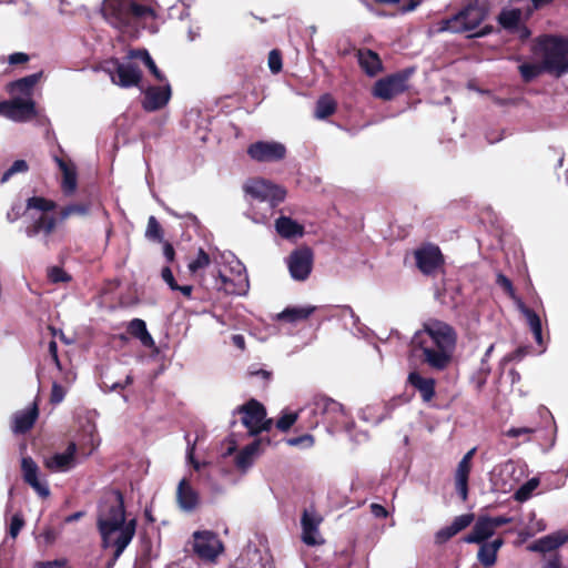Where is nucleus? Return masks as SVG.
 I'll return each instance as SVG.
<instances>
[{
    "mask_svg": "<svg viewBox=\"0 0 568 568\" xmlns=\"http://www.w3.org/2000/svg\"><path fill=\"white\" fill-rule=\"evenodd\" d=\"M28 210H37L28 219L24 232L28 237H40L45 246L50 245L51 234L57 226V219L49 212L54 204L40 196H32L27 201Z\"/></svg>",
    "mask_w": 568,
    "mask_h": 568,
    "instance_id": "obj_7",
    "label": "nucleus"
},
{
    "mask_svg": "<svg viewBox=\"0 0 568 568\" xmlns=\"http://www.w3.org/2000/svg\"><path fill=\"white\" fill-rule=\"evenodd\" d=\"M126 61L111 60L104 69L113 84L121 88L140 87L142 72L133 62L134 59L126 57Z\"/></svg>",
    "mask_w": 568,
    "mask_h": 568,
    "instance_id": "obj_10",
    "label": "nucleus"
},
{
    "mask_svg": "<svg viewBox=\"0 0 568 568\" xmlns=\"http://www.w3.org/2000/svg\"><path fill=\"white\" fill-rule=\"evenodd\" d=\"M97 526L102 547L114 549V559H119L136 532V519L126 517L120 491L114 490L104 495L99 504Z\"/></svg>",
    "mask_w": 568,
    "mask_h": 568,
    "instance_id": "obj_1",
    "label": "nucleus"
},
{
    "mask_svg": "<svg viewBox=\"0 0 568 568\" xmlns=\"http://www.w3.org/2000/svg\"><path fill=\"white\" fill-rule=\"evenodd\" d=\"M521 16L523 11L518 8H504L498 16V22L504 29L515 31L519 28Z\"/></svg>",
    "mask_w": 568,
    "mask_h": 568,
    "instance_id": "obj_36",
    "label": "nucleus"
},
{
    "mask_svg": "<svg viewBox=\"0 0 568 568\" xmlns=\"http://www.w3.org/2000/svg\"><path fill=\"white\" fill-rule=\"evenodd\" d=\"M538 426L510 427L505 435L509 438H518L525 436V442L530 440V436L538 430Z\"/></svg>",
    "mask_w": 568,
    "mask_h": 568,
    "instance_id": "obj_44",
    "label": "nucleus"
},
{
    "mask_svg": "<svg viewBox=\"0 0 568 568\" xmlns=\"http://www.w3.org/2000/svg\"><path fill=\"white\" fill-rule=\"evenodd\" d=\"M314 443V439L311 435H303L300 437L291 438L288 440V444L291 446H298V445H305L307 447L312 446Z\"/></svg>",
    "mask_w": 568,
    "mask_h": 568,
    "instance_id": "obj_59",
    "label": "nucleus"
},
{
    "mask_svg": "<svg viewBox=\"0 0 568 568\" xmlns=\"http://www.w3.org/2000/svg\"><path fill=\"white\" fill-rule=\"evenodd\" d=\"M485 13L478 6H467L449 19L443 20L439 31L460 33L475 30L484 20Z\"/></svg>",
    "mask_w": 568,
    "mask_h": 568,
    "instance_id": "obj_9",
    "label": "nucleus"
},
{
    "mask_svg": "<svg viewBox=\"0 0 568 568\" xmlns=\"http://www.w3.org/2000/svg\"><path fill=\"white\" fill-rule=\"evenodd\" d=\"M275 230L283 239L286 240L301 237L304 233L303 225L288 216H280L275 221Z\"/></svg>",
    "mask_w": 568,
    "mask_h": 568,
    "instance_id": "obj_30",
    "label": "nucleus"
},
{
    "mask_svg": "<svg viewBox=\"0 0 568 568\" xmlns=\"http://www.w3.org/2000/svg\"><path fill=\"white\" fill-rule=\"evenodd\" d=\"M323 517L317 513L314 507L306 508L301 518L302 526V540L308 546L321 545L324 542L320 534V525Z\"/></svg>",
    "mask_w": 568,
    "mask_h": 568,
    "instance_id": "obj_18",
    "label": "nucleus"
},
{
    "mask_svg": "<svg viewBox=\"0 0 568 568\" xmlns=\"http://www.w3.org/2000/svg\"><path fill=\"white\" fill-rule=\"evenodd\" d=\"M24 525V520L20 514L12 516L10 521L9 534L12 538H16Z\"/></svg>",
    "mask_w": 568,
    "mask_h": 568,
    "instance_id": "obj_53",
    "label": "nucleus"
},
{
    "mask_svg": "<svg viewBox=\"0 0 568 568\" xmlns=\"http://www.w3.org/2000/svg\"><path fill=\"white\" fill-rule=\"evenodd\" d=\"M531 523L528 526L529 535L546 530L547 525L544 519L534 520L535 514H531Z\"/></svg>",
    "mask_w": 568,
    "mask_h": 568,
    "instance_id": "obj_58",
    "label": "nucleus"
},
{
    "mask_svg": "<svg viewBox=\"0 0 568 568\" xmlns=\"http://www.w3.org/2000/svg\"><path fill=\"white\" fill-rule=\"evenodd\" d=\"M479 545L480 547L477 554L479 562L485 567L494 566L497 560V552L504 545L503 538H496L490 542L483 541Z\"/></svg>",
    "mask_w": 568,
    "mask_h": 568,
    "instance_id": "obj_29",
    "label": "nucleus"
},
{
    "mask_svg": "<svg viewBox=\"0 0 568 568\" xmlns=\"http://www.w3.org/2000/svg\"><path fill=\"white\" fill-rule=\"evenodd\" d=\"M568 541V531L557 530L547 536H544L528 546V549L534 552L546 554L554 551Z\"/></svg>",
    "mask_w": 568,
    "mask_h": 568,
    "instance_id": "obj_21",
    "label": "nucleus"
},
{
    "mask_svg": "<svg viewBox=\"0 0 568 568\" xmlns=\"http://www.w3.org/2000/svg\"><path fill=\"white\" fill-rule=\"evenodd\" d=\"M267 63L272 73H278L282 70V55L278 50L270 52Z\"/></svg>",
    "mask_w": 568,
    "mask_h": 568,
    "instance_id": "obj_50",
    "label": "nucleus"
},
{
    "mask_svg": "<svg viewBox=\"0 0 568 568\" xmlns=\"http://www.w3.org/2000/svg\"><path fill=\"white\" fill-rule=\"evenodd\" d=\"M67 394V388L54 382L52 384L50 402L54 405L60 404Z\"/></svg>",
    "mask_w": 568,
    "mask_h": 568,
    "instance_id": "obj_51",
    "label": "nucleus"
},
{
    "mask_svg": "<svg viewBox=\"0 0 568 568\" xmlns=\"http://www.w3.org/2000/svg\"><path fill=\"white\" fill-rule=\"evenodd\" d=\"M39 416L38 404L34 402L26 409L17 412L12 417V432L24 434L32 428Z\"/></svg>",
    "mask_w": 568,
    "mask_h": 568,
    "instance_id": "obj_22",
    "label": "nucleus"
},
{
    "mask_svg": "<svg viewBox=\"0 0 568 568\" xmlns=\"http://www.w3.org/2000/svg\"><path fill=\"white\" fill-rule=\"evenodd\" d=\"M243 425L246 427L247 433L253 436L261 432L268 430L273 420L266 418V410L262 404L257 400L252 399L242 407H240Z\"/></svg>",
    "mask_w": 568,
    "mask_h": 568,
    "instance_id": "obj_11",
    "label": "nucleus"
},
{
    "mask_svg": "<svg viewBox=\"0 0 568 568\" xmlns=\"http://www.w3.org/2000/svg\"><path fill=\"white\" fill-rule=\"evenodd\" d=\"M145 236L146 239L152 241L163 242L162 227L154 216H150L148 220Z\"/></svg>",
    "mask_w": 568,
    "mask_h": 568,
    "instance_id": "obj_43",
    "label": "nucleus"
},
{
    "mask_svg": "<svg viewBox=\"0 0 568 568\" xmlns=\"http://www.w3.org/2000/svg\"><path fill=\"white\" fill-rule=\"evenodd\" d=\"M336 110V103L329 95H323L316 102L314 116L318 120H324L332 115Z\"/></svg>",
    "mask_w": 568,
    "mask_h": 568,
    "instance_id": "obj_40",
    "label": "nucleus"
},
{
    "mask_svg": "<svg viewBox=\"0 0 568 568\" xmlns=\"http://www.w3.org/2000/svg\"><path fill=\"white\" fill-rule=\"evenodd\" d=\"M194 537V545L193 549L194 552L204 560H214L220 552L222 551L223 547L221 541L219 540L217 536L212 531H196L193 535Z\"/></svg>",
    "mask_w": 568,
    "mask_h": 568,
    "instance_id": "obj_17",
    "label": "nucleus"
},
{
    "mask_svg": "<svg viewBox=\"0 0 568 568\" xmlns=\"http://www.w3.org/2000/svg\"><path fill=\"white\" fill-rule=\"evenodd\" d=\"M161 276L171 290H178V284H176L173 273L169 266H165L162 268Z\"/></svg>",
    "mask_w": 568,
    "mask_h": 568,
    "instance_id": "obj_57",
    "label": "nucleus"
},
{
    "mask_svg": "<svg viewBox=\"0 0 568 568\" xmlns=\"http://www.w3.org/2000/svg\"><path fill=\"white\" fill-rule=\"evenodd\" d=\"M412 72V70H405L379 79L374 85L373 94L385 101L392 100L407 89V80Z\"/></svg>",
    "mask_w": 568,
    "mask_h": 568,
    "instance_id": "obj_13",
    "label": "nucleus"
},
{
    "mask_svg": "<svg viewBox=\"0 0 568 568\" xmlns=\"http://www.w3.org/2000/svg\"><path fill=\"white\" fill-rule=\"evenodd\" d=\"M544 67H539L538 64L534 63H524L519 65V72L523 77V79L527 82L534 80L536 77H538L541 73V70Z\"/></svg>",
    "mask_w": 568,
    "mask_h": 568,
    "instance_id": "obj_46",
    "label": "nucleus"
},
{
    "mask_svg": "<svg viewBox=\"0 0 568 568\" xmlns=\"http://www.w3.org/2000/svg\"><path fill=\"white\" fill-rule=\"evenodd\" d=\"M409 384L419 392L424 402H429L435 396V379L424 377L417 372H412L408 375Z\"/></svg>",
    "mask_w": 568,
    "mask_h": 568,
    "instance_id": "obj_26",
    "label": "nucleus"
},
{
    "mask_svg": "<svg viewBox=\"0 0 568 568\" xmlns=\"http://www.w3.org/2000/svg\"><path fill=\"white\" fill-rule=\"evenodd\" d=\"M541 568H568L566 567L558 555L549 558Z\"/></svg>",
    "mask_w": 568,
    "mask_h": 568,
    "instance_id": "obj_63",
    "label": "nucleus"
},
{
    "mask_svg": "<svg viewBox=\"0 0 568 568\" xmlns=\"http://www.w3.org/2000/svg\"><path fill=\"white\" fill-rule=\"evenodd\" d=\"M544 70L557 77L568 72V38L548 36L539 41Z\"/></svg>",
    "mask_w": 568,
    "mask_h": 568,
    "instance_id": "obj_8",
    "label": "nucleus"
},
{
    "mask_svg": "<svg viewBox=\"0 0 568 568\" xmlns=\"http://www.w3.org/2000/svg\"><path fill=\"white\" fill-rule=\"evenodd\" d=\"M129 333L138 338L141 344L145 347H153L154 346V339L151 336V334L146 329V324L141 318H134L129 323L128 326Z\"/></svg>",
    "mask_w": 568,
    "mask_h": 568,
    "instance_id": "obj_35",
    "label": "nucleus"
},
{
    "mask_svg": "<svg viewBox=\"0 0 568 568\" xmlns=\"http://www.w3.org/2000/svg\"><path fill=\"white\" fill-rule=\"evenodd\" d=\"M244 191L250 202L246 215L257 224L267 223L274 214V209L286 195L284 189L264 179L247 181Z\"/></svg>",
    "mask_w": 568,
    "mask_h": 568,
    "instance_id": "obj_5",
    "label": "nucleus"
},
{
    "mask_svg": "<svg viewBox=\"0 0 568 568\" xmlns=\"http://www.w3.org/2000/svg\"><path fill=\"white\" fill-rule=\"evenodd\" d=\"M102 14L112 27L123 31L146 27L158 17L151 0H104Z\"/></svg>",
    "mask_w": 568,
    "mask_h": 568,
    "instance_id": "obj_4",
    "label": "nucleus"
},
{
    "mask_svg": "<svg viewBox=\"0 0 568 568\" xmlns=\"http://www.w3.org/2000/svg\"><path fill=\"white\" fill-rule=\"evenodd\" d=\"M34 568H70L65 559H57L52 561H39Z\"/></svg>",
    "mask_w": 568,
    "mask_h": 568,
    "instance_id": "obj_56",
    "label": "nucleus"
},
{
    "mask_svg": "<svg viewBox=\"0 0 568 568\" xmlns=\"http://www.w3.org/2000/svg\"><path fill=\"white\" fill-rule=\"evenodd\" d=\"M49 353L51 355L52 361L54 362L58 369H61V362L58 356V345L55 341H51L49 343Z\"/></svg>",
    "mask_w": 568,
    "mask_h": 568,
    "instance_id": "obj_64",
    "label": "nucleus"
},
{
    "mask_svg": "<svg viewBox=\"0 0 568 568\" xmlns=\"http://www.w3.org/2000/svg\"><path fill=\"white\" fill-rule=\"evenodd\" d=\"M133 382V378L131 375H126L124 383L114 382L109 384L106 381H103L101 384V388L103 390L113 392L119 388L123 389L125 386L130 385Z\"/></svg>",
    "mask_w": 568,
    "mask_h": 568,
    "instance_id": "obj_55",
    "label": "nucleus"
},
{
    "mask_svg": "<svg viewBox=\"0 0 568 568\" xmlns=\"http://www.w3.org/2000/svg\"><path fill=\"white\" fill-rule=\"evenodd\" d=\"M53 161L62 172L61 187L64 194L71 195L77 189V169L72 162H67L58 155H53Z\"/></svg>",
    "mask_w": 568,
    "mask_h": 568,
    "instance_id": "obj_25",
    "label": "nucleus"
},
{
    "mask_svg": "<svg viewBox=\"0 0 568 568\" xmlns=\"http://www.w3.org/2000/svg\"><path fill=\"white\" fill-rule=\"evenodd\" d=\"M0 114L16 122H24L36 115V104L31 99H13L0 102Z\"/></svg>",
    "mask_w": 568,
    "mask_h": 568,
    "instance_id": "obj_16",
    "label": "nucleus"
},
{
    "mask_svg": "<svg viewBox=\"0 0 568 568\" xmlns=\"http://www.w3.org/2000/svg\"><path fill=\"white\" fill-rule=\"evenodd\" d=\"M75 453V443H70L63 453H58L52 457L47 458L45 466L53 471H68L74 466Z\"/></svg>",
    "mask_w": 568,
    "mask_h": 568,
    "instance_id": "obj_23",
    "label": "nucleus"
},
{
    "mask_svg": "<svg viewBox=\"0 0 568 568\" xmlns=\"http://www.w3.org/2000/svg\"><path fill=\"white\" fill-rule=\"evenodd\" d=\"M496 283L511 297L515 303L517 304V300H520L517 297L511 281L505 276L504 274L499 273L497 274Z\"/></svg>",
    "mask_w": 568,
    "mask_h": 568,
    "instance_id": "obj_48",
    "label": "nucleus"
},
{
    "mask_svg": "<svg viewBox=\"0 0 568 568\" xmlns=\"http://www.w3.org/2000/svg\"><path fill=\"white\" fill-rule=\"evenodd\" d=\"M90 206L83 203H75L63 207L60 212V219L67 220L71 215L84 216L89 213Z\"/></svg>",
    "mask_w": 568,
    "mask_h": 568,
    "instance_id": "obj_42",
    "label": "nucleus"
},
{
    "mask_svg": "<svg viewBox=\"0 0 568 568\" xmlns=\"http://www.w3.org/2000/svg\"><path fill=\"white\" fill-rule=\"evenodd\" d=\"M42 75H43V72L39 71L36 73L29 74L27 77H23L10 84V91L12 93H20L22 95L28 97V99H30V95L32 93L34 85L40 81Z\"/></svg>",
    "mask_w": 568,
    "mask_h": 568,
    "instance_id": "obj_33",
    "label": "nucleus"
},
{
    "mask_svg": "<svg viewBox=\"0 0 568 568\" xmlns=\"http://www.w3.org/2000/svg\"><path fill=\"white\" fill-rule=\"evenodd\" d=\"M456 347V333L445 322L430 320L410 341L414 356L433 371H445L452 363Z\"/></svg>",
    "mask_w": 568,
    "mask_h": 568,
    "instance_id": "obj_2",
    "label": "nucleus"
},
{
    "mask_svg": "<svg viewBox=\"0 0 568 568\" xmlns=\"http://www.w3.org/2000/svg\"><path fill=\"white\" fill-rule=\"evenodd\" d=\"M358 61L362 69L371 77L382 70V61L378 54L372 50H361L358 52Z\"/></svg>",
    "mask_w": 568,
    "mask_h": 568,
    "instance_id": "obj_34",
    "label": "nucleus"
},
{
    "mask_svg": "<svg viewBox=\"0 0 568 568\" xmlns=\"http://www.w3.org/2000/svg\"><path fill=\"white\" fill-rule=\"evenodd\" d=\"M315 310L316 307L312 305L287 307L278 314V318L290 323H295L308 318Z\"/></svg>",
    "mask_w": 568,
    "mask_h": 568,
    "instance_id": "obj_37",
    "label": "nucleus"
},
{
    "mask_svg": "<svg viewBox=\"0 0 568 568\" xmlns=\"http://www.w3.org/2000/svg\"><path fill=\"white\" fill-rule=\"evenodd\" d=\"M516 467L515 464L511 460H508L501 465H499L495 471L496 475L501 477V485L500 489L504 491L511 490L516 484V479H511L510 477L515 473Z\"/></svg>",
    "mask_w": 568,
    "mask_h": 568,
    "instance_id": "obj_39",
    "label": "nucleus"
},
{
    "mask_svg": "<svg viewBox=\"0 0 568 568\" xmlns=\"http://www.w3.org/2000/svg\"><path fill=\"white\" fill-rule=\"evenodd\" d=\"M369 508H371V513L376 518H386L388 516L387 509L379 504L373 503V504H371Z\"/></svg>",
    "mask_w": 568,
    "mask_h": 568,
    "instance_id": "obj_62",
    "label": "nucleus"
},
{
    "mask_svg": "<svg viewBox=\"0 0 568 568\" xmlns=\"http://www.w3.org/2000/svg\"><path fill=\"white\" fill-rule=\"evenodd\" d=\"M176 498L181 509L185 511L193 510L199 503L197 493L191 487L186 479L179 483Z\"/></svg>",
    "mask_w": 568,
    "mask_h": 568,
    "instance_id": "obj_27",
    "label": "nucleus"
},
{
    "mask_svg": "<svg viewBox=\"0 0 568 568\" xmlns=\"http://www.w3.org/2000/svg\"><path fill=\"white\" fill-rule=\"evenodd\" d=\"M298 416H300V413L298 414L297 413L284 414L277 419L276 427L282 432H286L293 426V424L296 422Z\"/></svg>",
    "mask_w": 568,
    "mask_h": 568,
    "instance_id": "obj_49",
    "label": "nucleus"
},
{
    "mask_svg": "<svg viewBox=\"0 0 568 568\" xmlns=\"http://www.w3.org/2000/svg\"><path fill=\"white\" fill-rule=\"evenodd\" d=\"M260 442L255 440L246 445L235 456L234 464L241 473H246L254 464L255 457L257 456Z\"/></svg>",
    "mask_w": 568,
    "mask_h": 568,
    "instance_id": "obj_31",
    "label": "nucleus"
},
{
    "mask_svg": "<svg viewBox=\"0 0 568 568\" xmlns=\"http://www.w3.org/2000/svg\"><path fill=\"white\" fill-rule=\"evenodd\" d=\"M214 263L211 278L204 283L209 288L222 291L230 295H242L248 287V281L241 262L231 252L213 254L212 256L203 248H199L196 257L187 264L191 274L196 275L200 271Z\"/></svg>",
    "mask_w": 568,
    "mask_h": 568,
    "instance_id": "obj_3",
    "label": "nucleus"
},
{
    "mask_svg": "<svg viewBox=\"0 0 568 568\" xmlns=\"http://www.w3.org/2000/svg\"><path fill=\"white\" fill-rule=\"evenodd\" d=\"M470 468V463L466 462V459H460L455 473L456 490L463 500H466L468 496V477Z\"/></svg>",
    "mask_w": 568,
    "mask_h": 568,
    "instance_id": "obj_32",
    "label": "nucleus"
},
{
    "mask_svg": "<svg viewBox=\"0 0 568 568\" xmlns=\"http://www.w3.org/2000/svg\"><path fill=\"white\" fill-rule=\"evenodd\" d=\"M345 410L341 403L325 395H314L301 409L300 418L310 429L321 424L327 428L339 425L344 422Z\"/></svg>",
    "mask_w": 568,
    "mask_h": 568,
    "instance_id": "obj_6",
    "label": "nucleus"
},
{
    "mask_svg": "<svg viewBox=\"0 0 568 568\" xmlns=\"http://www.w3.org/2000/svg\"><path fill=\"white\" fill-rule=\"evenodd\" d=\"M247 154L256 162H276L286 156V148L277 141H257L248 145Z\"/></svg>",
    "mask_w": 568,
    "mask_h": 568,
    "instance_id": "obj_14",
    "label": "nucleus"
},
{
    "mask_svg": "<svg viewBox=\"0 0 568 568\" xmlns=\"http://www.w3.org/2000/svg\"><path fill=\"white\" fill-rule=\"evenodd\" d=\"M130 59L140 60L160 82H165L166 79L163 73L159 70L155 62L146 50H131L129 51Z\"/></svg>",
    "mask_w": 568,
    "mask_h": 568,
    "instance_id": "obj_38",
    "label": "nucleus"
},
{
    "mask_svg": "<svg viewBox=\"0 0 568 568\" xmlns=\"http://www.w3.org/2000/svg\"><path fill=\"white\" fill-rule=\"evenodd\" d=\"M495 534L489 516H479L471 529L463 540L467 544H481Z\"/></svg>",
    "mask_w": 568,
    "mask_h": 568,
    "instance_id": "obj_24",
    "label": "nucleus"
},
{
    "mask_svg": "<svg viewBox=\"0 0 568 568\" xmlns=\"http://www.w3.org/2000/svg\"><path fill=\"white\" fill-rule=\"evenodd\" d=\"M539 486V479L534 477V478H530L528 481H526L525 484H523L515 493L514 495V498L517 500V501H520V503H524L526 500H528L531 495H532V491Z\"/></svg>",
    "mask_w": 568,
    "mask_h": 568,
    "instance_id": "obj_41",
    "label": "nucleus"
},
{
    "mask_svg": "<svg viewBox=\"0 0 568 568\" xmlns=\"http://www.w3.org/2000/svg\"><path fill=\"white\" fill-rule=\"evenodd\" d=\"M48 276L51 282L59 283V282H68L70 280V276L58 266H53L49 270Z\"/></svg>",
    "mask_w": 568,
    "mask_h": 568,
    "instance_id": "obj_52",
    "label": "nucleus"
},
{
    "mask_svg": "<svg viewBox=\"0 0 568 568\" xmlns=\"http://www.w3.org/2000/svg\"><path fill=\"white\" fill-rule=\"evenodd\" d=\"M489 373H490V366L488 365V359L483 358L480 367H479V374H480L481 378L478 383V387H481L486 383V379H487V376L489 375Z\"/></svg>",
    "mask_w": 568,
    "mask_h": 568,
    "instance_id": "obj_60",
    "label": "nucleus"
},
{
    "mask_svg": "<svg viewBox=\"0 0 568 568\" xmlns=\"http://www.w3.org/2000/svg\"><path fill=\"white\" fill-rule=\"evenodd\" d=\"M314 263L313 251L307 247L294 250L286 258V265L294 281L303 282L308 278Z\"/></svg>",
    "mask_w": 568,
    "mask_h": 568,
    "instance_id": "obj_12",
    "label": "nucleus"
},
{
    "mask_svg": "<svg viewBox=\"0 0 568 568\" xmlns=\"http://www.w3.org/2000/svg\"><path fill=\"white\" fill-rule=\"evenodd\" d=\"M162 85H149L143 90L142 106L148 112H154L164 108L171 99V85L168 81Z\"/></svg>",
    "mask_w": 568,
    "mask_h": 568,
    "instance_id": "obj_19",
    "label": "nucleus"
},
{
    "mask_svg": "<svg viewBox=\"0 0 568 568\" xmlns=\"http://www.w3.org/2000/svg\"><path fill=\"white\" fill-rule=\"evenodd\" d=\"M456 534L455 530H453V527L449 525V526H446L442 529H439L436 535H435V541L437 544H445L446 541H448L452 537H454Z\"/></svg>",
    "mask_w": 568,
    "mask_h": 568,
    "instance_id": "obj_54",
    "label": "nucleus"
},
{
    "mask_svg": "<svg viewBox=\"0 0 568 568\" xmlns=\"http://www.w3.org/2000/svg\"><path fill=\"white\" fill-rule=\"evenodd\" d=\"M517 308L526 318L531 333L534 334L535 341L538 345H542V325L539 315L527 307L521 300H517Z\"/></svg>",
    "mask_w": 568,
    "mask_h": 568,
    "instance_id": "obj_28",
    "label": "nucleus"
},
{
    "mask_svg": "<svg viewBox=\"0 0 568 568\" xmlns=\"http://www.w3.org/2000/svg\"><path fill=\"white\" fill-rule=\"evenodd\" d=\"M29 55L24 52H14L9 55L8 62L10 64H21L29 61Z\"/></svg>",
    "mask_w": 568,
    "mask_h": 568,
    "instance_id": "obj_61",
    "label": "nucleus"
},
{
    "mask_svg": "<svg viewBox=\"0 0 568 568\" xmlns=\"http://www.w3.org/2000/svg\"><path fill=\"white\" fill-rule=\"evenodd\" d=\"M473 521V514H463L460 516L455 517L450 526L453 527V530H455L456 534H458L459 531L467 528Z\"/></svg>",
    "mask_w": 568,
    "mask_h": 568,
    "instance_id": "obj_47",
    "label": "nucleus"
},
{
    "mask_svg": "<svg viewBox=\"0 0 568 568\" xmlns=\"http://www.w3.org/2000/svg\"><path fill=\"white\" fill-rule=\"evenodd\" d=\"M21 475L24 480L41 498L50 496V488L45 478L41 477L40 468L30 457L21 458Z\"/></svg>",
    "mask_w": 568,
    "mask_h": 568,
    "instance_id": "obj_15",
    "label": "nucleus"
},
{
    "mask_svg": "<svg viewBox=\"0 0 568 568\" xmlns=\"http://www.w3.org/2000/svg\"><path fill=\"white\" fill-rule=\"evenodd\" d=\"M416 264L424 274L434 273L443 264L440 250L435 245H426L415 252Z\"/></svg>",
    "mask_w": 568,
    "mask_h": 568,
    "instance_id": "obj_20",
    "label": "nucleus"
},
{
    "mask_svg": "<svg viewBox=\"0 0 568 568\" xmlns=\"http://www.w3.org/2000/svg\"><path fill=\"white\" fill-rule=\"evenodd\" d=\"M29 169L28 163L24 160H16L12 165L2 174L0 183L3 184L10 180V178L17 173H24Z\"/></svg>",
    "mask_w": 568,
    "mask_h": 568,
    "instance_id": "obj_45",
    "label": "nucleus"
}]
</instances>
